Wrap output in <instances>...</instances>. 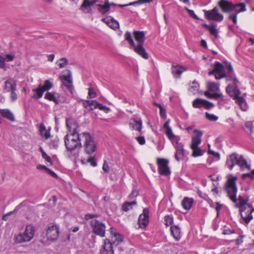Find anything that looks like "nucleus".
<instances>
[{"label":"nucleus","instance_id":"obj_41","mask_svg":"<svg viewBox=\"0 0 254 254\" xmlns=\"http://www.w3.org/2000/svg\"><path fill=\"white\" fill-rule=\"evenodd\" d=\"M33 91L36 93L37 98H40L42 97L43 93L44 92H45V90H44V89H43L41 87V85H40L38 88L33 89Z\"/></svg>","mask_w":254,"mask_h":254},{"label":"nucleus","instance_id":"obj_63","mask_svg":"<svg viewBox=\"0 0 254 254\" xmlns=\"http://www.w3.org/2000/svg\"><path fill=\"white\" fill-rule=\"evenodd\" d=\"M234 233L235 232L233 230L230 229L229 228L224 229L223 232V234L224 235H230Z\"/></svg>","mask_w":254,"mask_h":254},{"label":"nucleus","instance_id":"obj_50","mask_svg":"<svg viewBox=\"0 0 254 254\" xmlns=\"http://www.w3.org/2000/svg\"><path fill=\"white\" fill-rule=\"evenodd\" d=\"M15 91L16 90H13L9 92L10 93V100L12 102H14L17 99L18 96Z\"/></svg>","mask_w":254,"mask_h":254},{"label":"nucleus","instance_id":"obj_20","mask_svg":"<svg viewBox=\"0 0 254 254\" xmlns=\"http://www.w3.org/2000/svg\"><path fill=\"white\" fill-rule=\"evenodd\" d=\"M16 81L12 78H9L5 81L4 89L6 92H9L13 90H16Z\"/></svg>","mask_w":254,"mask_h":254},{"label":"nucleus","instance_id":"obj_14","mask_svg":"<svg viewBox=\"0 0 254 254\" xmlns=\"http://www.w3.org/2000/svg\"><path fill=\"white\" fill-rule=\"evenodd\" d=\"M168 161L165 159H157V163L158 165V172L164 176L169 175L171 173L168 167Z\"/></svg>","mask_w":254,"mask_h":254},{"label":"nucleus","instance_id":"obj_19","mask_svg":"<svg viewBox=\"0 0 254 254\" xmlns=\"http://www.w3.org/2000/svg\"><path fill=\"white\" fill-rule=\"evenodd\" d=\"M225 77L226 78L227 80H233L235 84H237L239 83V81L236 77L233 67L230 63L227 65V71L225 72Z\"/></svg>","mask_w":254,"mask_h":254},{"label":"nucleus","instance_id":"obj_33","mask_svg":"<svg viewBox=\"0 0 254 254\" xmlns=\"http://www.w3.org/2000/svg\"><path fill=\"white\" fill-rule=\"evenodd\" d=\"M236 102L240 106L242 111H246L248 110V107L247 104L243 97L238 98V99L236 100Z\"/></svg>","mask_w":254,"mask_h":254},{"label":"nucleus","instance_id":"obj_12","mask_svg":"<svg viewBox=\"0 0 254 254\" xmlns=\"http://www.w3.org/2000/svg\"><path fill=\"white\" fill-rule=\"evenodd\" d=\"M203 12L206 18L209 20L220 22L223 19V16L218 12L217 7H215L211 10H203Z\"/></svg>","mask_w":254,"mask_h":254},{"label":"nucleus","instance_id":"obj_64","mask_svg":"<svg viewBox=\"0 0 254 254\" xmlns=\"http://www.w3.org/2000/svg\"><path fill=\"white\" fill-rule=\"evenodd\" d=\"M244 236L240 235L239 237L236 240V244L237 245H239L243 242V238Z\"/></svg>","mask_w":254,"mask_h":254},{"label":"nucleus","instance_id":"obj_31","mask_svg":"<svg viewBox=\"0 0 254 254\" xmlns=\"http://www.w3.org/2000/svg\"><path fill=\"white\" fill-rule=\"evenodd\" d=\"M169 122L170 120H169L164 124L163 127L165 130V132L168 138L171 139V137L174 136L175 135L173 134L171 127L169 126Z\"/></svg>","mask_w":254,"mask_h":254},{"label":"nucleus","instance_id":"obj_39","mask_svg":"<svg viewBox=\"0 0 254 254\" xmlns=\"http://www.w3.org/2000/svg\"><path fill=\"white\" fill-rule=\"evenodd\" d=\"M204 100L201 99H196L193 101L192 106L194 108H200L204 107Z\"/></svg>","mask_w":254,"mask_h":254},{"label":"nucleus","instance_id":"obj_57","mask_svg":"<svg viewBox=\"0 0 254 254\" xmlns=\"http://www.w3.org/2000/svg\"><path fill=\"white\" fill-rule=\"evenodd\" d=\"M160 109V115L162 118L165 119L166 118V110L163 107H161Z\"/></svg>","mask_w":254,"mask_h":254},{"label":"nucleus","instance_id":"obj_23","mask_svg":"<svg viewBox=\"0 0 254 254\" xmlns=\"http://www.w3.org/2000/svg\"><path fill=\"white\" fill-rule=\"evenodd\" d=\"M0 114L2 117L6 118L11 122H14L15 120L14 114L10 111L9 109H0Z\"/></svg>","mask_w":254,"mask_h":254},{"label":"nucleus","instance_id":"obj_37","mask_svg":"<svg viewBox=\"0 0 254 254\" xmlns=\"http://www.w3.org/2000/svg\"><path fill=\"white\" fill-rule=\"evenodd\" d=\"M68 61L65 58H62L58 60L56 64L59 66L60 68H64L68 64Z\"/></svg>","mask_w":254,"mask_h":254},{"label":"nucleus","instance_id":"obj_7","mask_svg":"<svg viewBox=\"0 0 254 254\" xmlns=\"http://www.w3.org/2000/svg\"><path fill=\"white\" fill-rule=\"evenodd\" d=\"M80 136L83 140V147L85 153L91 155L95 150L96 145L93 137L88 132H83L80 134Z\"/></svg>","mask_w":254,"mask_h":254},{"label":"nucleus","instance_id":"obj_25","mask_svg":"<svg viewBox=\"0 0 254 254\" xmlns=\"http://www.w3.org/2000/svg\"><path fill=\"white\" fill-rule=\"evenodd\" d=\"M171 235L176 241H179L181 237L180 228L177 225L171 226L170 227Z\"/></svg>","mask_w":254,"mask_h":254},{"label":"nucleus","instance_id":"obj_44","mask_svg":"<svg viewBox=\"0 0 254 254\" xmlns=\"http://www.w3.org/2000/svg\"><path fill=\"white\" fill-rule=\"evenodd\" d=\"M169 140L171 141L172 144L173 145L174 147L177 145V143H181L180 142V137L179 136L175 135L174 136L171 137V139H169Z\"/></svg>","mask_w":254,"mask_h":254},{"label":"nucleus","instance_id":"obj_3","mask_svg":"<svg viewBox=\"0 0 254 254\" xmlns=\"http://www.w3.org/2000/svg\"><path fill=\"white\" fill-rule=\"evenodd\" d=\"M218 5L223 12L228 13L234 11L229 15V19L232 20L234 24L237 22V14L246 10V5L244 3L234 4L227 0H220Z\"/></svg>","mask_w":254,"mask_h":254},{"label":"nucleus","instance_id":"obj_29","mask_svg":"<svg viewBox=\"0 0 254 254\" xmlns=\"http://www.w3.org/2000/svg\"><path fill=\"white\" fill-rule=\"evenodd\" d=\"M186 70V68L180 66H173L172 72L175 77H179L182 73Z\"/></svg>","mask_w":254,"mask_h":254},{"label":"nucleus","instance_id":"obj_56","mask_svg":"<svg viewBox=\"0 0 254 254\" xmlns=\"http://www.w3.org/2000/svg\"><path fill=\"white\" fill-rule=\"evenodd\" d=\"M174 148H175L176 151H185L184 145L182 143H177V145H175Z\"/></svg>","mask_w":254,"mask_h":254},{"label":"nucleus","instance_id":"obj_22","mask_svg":"<svg viewBox=\"0 0 254 254\" xmlns=\"http://www.w3.org/2000/svg\"><path fill=\"white\" fill-rule=\"evenodd\" d=\"M129 125L132 129L137 130L140 134L141 133L142 121L140 120L135 119H131Z\"/></svg>","mask_w":254,"mask_h":254},{"label":"nucleus","instance_id":"obj_61","mask_svg":"<svg viewBox=\"0 0 254 254\" xmlns=\"http://www.w3.org/2000/svg\"><path fill=\"white\" fill-rule=\"evenodd\" d=\"M88 162L91 164L93 167H96L97 166V163L94 157H90L88 159Z\"/></svg>","mask_w":254,"mask_h":254},{"label":"nucleus","instance_id":"obj_28","mask_svg":"<svg viewBox=\"0 0 254 254\" xmlns=\"http://www.w3.org/2000/svg\"><path fill=\"white\" fill-rule=\"evenodd\" d=\"M193 202V198L186 197L182 200V205L184 209L190 210L192 206Z\"/></svg>","mask_w":254,"mask_h":254},{"label":"nucleus","instance_id":"obj_42","mask_svg":"<svg viewBox=\"0 0 254 254\" xmlns=\"http://www.w3.org/2000/svg\"><path fill=\"white\" fill-rule=\"evenodd\" d=\"M165 224L167 226H170L173 223V217L172 215H166L164 217Z\"/></svg>","mask_w":254,"mask_h":254},{"label":"nucleus","instance_id":"obj_38","mask_svg":"<svg viewBox=\"0 0 254 254\" xmlns=\"http://www.w3.org/2000/svg\"><path fill=\"white\" fill-rule=\"evenodd\" d=\"M114 237L115 238V240L113 241V242L115 246L119 245L124 241V237L119 233H116Z\"/></svg>","mask_w":254,"mask_h":254},{"label":"nucleus","instance_id":"obj_11","mask_svg":"<svg viewBox=\"0 0 254 254\" xmlns=\"http://www.w3.org/2000/svg\"><path fill=\"white\" fill-rule=\"evenodd\" d=\"M214 75L216 79L219 80L225 77V71L223 64L219 62H215L213 70L208 72V75Z\"/></svg>","mask_w":254,"mask_h":254},{"label":"nucleus","instance_id":"obj_26","mask_svg":"<svg viewBox=\"0 0 254 254\" xmlns=\"http://www.w3.org/2000/svg\"><path fill=\"white\" fill-rule=\"evenodd\" d=\"M39 132L40 135L46 139L50 137V129H47L43 123H40L39 125Z\"/></svg>","mask_w":254,"mask_h":254},{"label":"nucleus","instance_id":"obj_9","mask_svg":"<svg viewBox=\"0 0 254 254\" xmlns=\"http://www.w3.org/2000/svg\"><path fill=\"white\" fill-rule=\"evenodd\" d=\"M90 225L92 228L93 232L101 237H104L105 236L106 226L103 222L93 219L91 220Z\"/></svg>","mask_w":254,"mask_h":254},{"label":"nucleus","instance_id":"obj_55","mask_svg":"<svg viewBox=\"0 0 254 254\" xmlns=\"http://www.w3.org/2000/svg\"><path fill=\"white\" fill-rule=\"evenodd\" d=\"M138 195V192L136 190H132L131 193L128 195V197L129 199H133V198L136 197Z\"/></svg>","mask_w":254,"mask_h":254},{"label":"nucleus","instance_id":"obj_58","mask_svg":"<svg viewBox=\"0 0 254 254\" xmlns=\"http://www.w3.org/2000/svg\"><path fill=\"white\" fill-rule=\"evenodd\" d=\"M5 59L4 57H2V56L0 55V68H4L5 64Z\"/></svg>","mask_w":254,"mask_h":254},{"label":"nucleus","instance_id":"obj_43","mask_svg":"<svg viewBox=\"0 0 254 254\" xmlns=\"http://www.w3.org/2000/svg\"><path fill=\"white\" fill-rule=\"evenodd\" d=\"M53 83L52 82L50 81L49 80H46L43 85H41V87L45 91L49 90L53 87Z\"/></svg>","mask_w":254,"mask_h":254},{"label":"nucleus","instance_id":"obj_16","mask_svg":"<svg viewBox=\"0 0 254 254\" xmlns=\"http://www.w3.org/2000/svg\"><path fill=\"white\" fill-rule=\"evenodd\" d=\"M66 126L70 133H79V126L76 121L72 119H66Z\"/></svg>","mask_w":254,"mask_h":254},{"label":"nucleus","instance_id":"obj_15","mask_svg":"<svg viewBox=\"0 0 254 254\" xmlns=\"http://www.w3.org/2000/svg\"><path fill=\"white\" fill-rule=\"evenodd\" d=\"M149 223V210L147 208L143 209L142 213L138 219V224L141 228H145Z\"/></svg>","mask_w":254,"mask_h":254},{"label":"nucleus","instance_id":"obj_45","mask_svg":"<svg viewBox=\"0 0 254 254\" xmlns=\"http://www.w3.org/2000/svg\"><path fill=\"white\" fill-rule=\"evenodd\" d=\"M208 31H209L210 34L214 35L216 38H218V31L216 29L215 26L211 25V27H209Z\"/></svg>","mask_w":254,"mask_h":254},{"label":"nucleus","instance_id":"obj_34","mask_svg":"<svg viewBox=\"0 0 254 254\" xmlns=\"http://www.w3.org/2000/svg\"><path fill=\"white\" fill-rule=\"evenodd\" d=\"M98 6V10L102 14H104L110 10V4L108 2H105L104 4H97Z\"/></svg>","mask_w":254,"mask_h":254},{"label":"nucleus","instance_id":"obj_30","mask_svg":"<svg viewBox=\"0 0 254 254\" xmlns=\"http://www.w3.org/2000/svg\"><path fill=\"white\" fill-rule=\"evenodd\" d=\"M207 87L209 91L213 93H216L219 90V85L212 81L207 83Z\"/></svg>","mask_w":254,"mask_h":254},{"label":"nucleus","instance_id":"obj_24","mask_svg":"<svg viewBox=\"0 0 254 254\" xmlns=\"http://www.w3.org/2000/svg\"><path fill=\"white\" fill-rule=\"evenodd\" d=\"M96 2V0H93L91 1L89 0H84L81 5L80 9L85 13H89L91 11L90 6L95 3Z\"/></svg>","mask_w":254,"mask_h":254},{"label":"nucleus","instance_id":"obj_1","mask_svg":"<svg viewBox=\"0 0 254 254\" xmlns=\"http://www.w3.org/2000/svg\"><path fill=\"white\" fill-rule=\"evenodd\" d=\"M237 177L232 174L228 175L224 190L227 192L230 199L235 203V207L240 208L241 218L247 224H248L253 218L252 213L254 212V208L247 203L249 201L248 197L244 198L239 195L238 198H237Z\"/></svg>","mask_w":254,"mask_h":254},{"label":"nucleus","instance_id":"obj_51","mask_svg":"<svg viewBox=\"0 0 254 254\" xmlns=\"http://www.w3.org/2000/svg\"><path fill=\"white\" fill-rule=\"evenodd\" d=\"M208 154H212L215 157L217 158V159H220L219 153L218 152H216L213 151L212 150H211L210 149V145L209 144L208 145Z\"/></svg>","mask_w":254,"mask_h":254},{"label":"nucleus","instance_id":"obj_53","mask_svg":"<svg viewBox=\"0 0 254 254\" xmlns=\"http://www.w3.org/2000/svg\"><path fill=\"white\" fill-rule=\"evenodd\" d=\"M59 145V139H54L52 140L50 143V146L51 147L56 149L58 147Z\"/></svg>","mask_w":254,"mask_h":254},{"label":"nucleus","instance_id":"obj_18","mask_svg":"<svg viewBox=\"0 0 254 254\" xmlns=\"http://www.w3.org/2000/svg\"><path fill=\"white\" fill-rule=\"evenodd\" d=\"M237 84H235V85H229L226 88V91L229 94V95L233 97L235 100H237L238 98H241L239 95L241 94V92L239 88L236 86Z\"/></svg>","mask_w":254,"mask_h":254},{"label":"nucleus","instance_id":"obj_36","mask_svg":"<svg viewBox=\"0 0 254 254\" xmlns=\"http://www.w3.org/2000/svg\"><path fill=\"white\" fill-rule=\"evenodd\" d=\"M136 204V201H133L132 202H126L123 204L122 206V209L124 211L127 212L132 209V206L133 205H135Z\"/></svg>","mask_w":254,"mask_h":254},{"label":"nucleus","instance_id":"obj_5","mask_svg":"<svg viewBox=\"0 0 254 254\" xmlns=\"http://www.w3.org/2000/svg\"><path fill=\"white\" fill-rule=\"evenodd\" d=\"M203 133L201 131L197 129L193 130V134L191 136V141L190 145V148L192 150V156L196 157L203 155L204 151H202L198 145L201 142V137Z\"/></svg>","mask_w":254,"mask_h":254},{"label":"nucleus","instance_id":"obj_6","mask_svg":"<svg viewBox=\"0 0 254 254\" xmlns=\"http://www.w3.org/2000/svg\"><path fill=\"white\" fill-rule=\"evenodd\" d=\"M80 134L79 133H68L64 138V144L68 151H72L77 148L81 147Z\"/></svg>","mask_w":254,"mask_h":254},{"label":"nucleus","instance_id":"obj_46","mask_svg":"<svg viewBox=\"0 0 254 254\" xmlns=\"http://www.w3.org/2000/svg\"><path fill=\"white\" fill-rule=\"evenodd\" d=\"M205 118L210 121H216L218 117L213 114H210L207 112L205 113Z\"/></svg>","mask_w":254,"mask_h":254},{"label":"nucleus","instance_id":"obj_52","mask_svg":"<svg viewBox=\"0 0 254 254\" xmlns=\"http://www.w3.org/2000/svg\"><path fill=\"white\" fill-rule=\"evenodd\" d=\"M185 9L187 10V11L188 12L189 15L193 19H198V17L197 16V15L194 13V11L192 10H190L187 7H185Z\"/></svg>","mask_w":254,"mask_h":254},{"label":"nucleus","instance_id":"obj_47","mask_svg":"<svg viewBox=\"0 0 254 254\" xmlns=\"http://www.w3.org/2000/svg\"><path fill=\"white\" fill-rule=\"evenodd\" d=\"M88 94L90 98H94L97 96L96 92L92 88H88Z\"/></svg>","mask_w":254,"mask_h":254},{"label":"nucleus","instance_id":"obj_8","mask_svg":"<svg viewBox=\"0 0 254 254\" xmlns=\"http://www.w3.org/2000/svg\"><path fill=\"white\" fill-rule=\"evenodd\" d=\"M35 232L34 226L31 224L27 225L23 233L15 236V241L17 243L29 242L33 238Z\"/></svg>","mask_w":254,"mask_h":254},{"label":"nucleus","instance_id":"obj_17","mask_svg":"<svg viewBox=\"0 0 254 254\" xmlns=\"http://www.w3.org/2000/svg\"><path fill=\"white\" fill-rule=\"evenodd\" d=\"M114 244L109 239L104 240L103 248L101 250V254H114L113 250Z\"/></svg>","mask_w":254,"mask_h":254},{"label":"nucleus","instance_id":"obj_49","mask_svg":"<svg viewBox=\"0 0 254 254\" xmlns=\"http://www.w3.org/2000/svg\"><path fill=\"white\" fill-rule=\"evenodd\" d=\"M99 104V103L95 100H90V110H93L94 109H97Z\"/></svg>","mask_w":254,"mask_h":254},{"label":"nucleus","instance_id":"obj_62","mask_svg":"<svg viewBox=\"0 0 254 254\" xmlns=\"http://www.w3.org/2000/svg\"><path fill=\"white\" fill-rule=\"evenodd\" d=\"M136 140L140 145H143L145 143V140L143 136H138L136 138Z\"/></svg>","mask_w":254,"mask_h":254},{"label":"nucleus","instance_id":"obj_21","mask_svg":"<svg viewBox=\"0 0 254 254\" xmlns=\"http://www.w3.org/2000/svg\"><path fill=\"white\" fill-rule=\"evenodd\" d=\"M102 21L113 29H117L119 28V23L118 21L111 17H107L103 18Z\"/></svg>","mask_w":254,"mask_h":254},{"label":"nucleus","instance_id":"obj_2","mask_svg":"<svg viewBox=\"0 0 254 254\" xmlns=\"http://www.w3.org/2000/svg\"><path fill=\"white\" fill-rule=\"evenodd\" d=\"M133 36L135 41L137 42L136 45L132 38L130 33L127 31L125 34V39L129 44L130 48L144 59L149 58L148 54L143 47L145 41V33L143 31H134Z\"/></svg>","mask_w":254,"mask_h":254},{"label":"nucleus","instance_id":"obj_27","mask_svg":"<svg viewBox=\"0 0 254 254\" xmlns=\"http://www.w3.org/2000/svg\"><path fill=\"white\" fill-rule=\"evenodd\" d=\"M45 98L50 101H52L56 104L59 103L61 100L59 99L60 96L59 94L56 93L47 92L45 95Z\"/></svg>","mask_w":254,"mask_h":254},{"label":"nucleus","instance_id":"obj_4","mask_svg":"<svg viewBox=\"0 0 254 254\" xmlns=\"http://www.w3.org/2000/svg\"><path fill=\"white\" fill-rule=\"evenodd\" d=\"M226 165L230 170H232L234 166L238 165L243 170L247 168L250 170L251 167L247 164V161L244 159L242 155L239 156L236 153H233L229 155L227 159Z\"/></svg>","mask_w":254,"mask_h":254},{"label":"nucleus","instance_id":"obj_40","mask_svg":"<svg viewBox=\"0 0 254 254\" xmlns=\"http://www.w3.org/2000/svg\"><path fill=\"white\" fill-rule=\"evenodd\" d=\"M185 156V151H176L175 158L178 162L183 160Z\"/></svg>","mask_w":254,"mask_h":254},{"label":"nucleus","instance_id":"obj_60","mask_svg":"<svg viewBox=\"0 0 254 254\" xmlns=\"http://www.w3.org/2000/svg\"><path fill=\"white\" fill-rule=\"evenodd\" d=\"M102 169L103 171L106 173H108L109 172V167L106 161H104Z\"/></svg>","mask_w":254,"mask_h":254},{"label":"nucleus","instance_id":"obj_13","mask_svg":"<svg viewBox=\"0 0 254 254\" xmlns=\"http://www.w3.org/2000/svg\"><path fill=\"white\" fill-rule=\"evenodd\" d=\"M47 239L50 241H56L59 236V227L57 224L49 226L46 233Z\"/></svg>","mask_w":254,"mask_h":254},{"label":"nucleus","instance_id":"obj_35","mask_svg":"<svg viewBox=\"0 0 254 254\" xmlns=\"http://www.w3.org/2000/svg\"><path fill=\"white\" fill-rule=\"evenodd\" d=\"M245 127V129L247 132L251 134L254 133V127L252 122L248 121L246 122Z\"/></svg>","mask_w":254,"mask_h":254},{"label":"nucleus","instance_id":"obj_48","mask_svg":"<svg viewBox=\"0 0 254 254\" xmlns=\"http://www.w3.org/2000/svg\"><path fill=\"white\" fill-rule=\"evenodd\" d=\"M98 106L97 108H98L99 110L104 111L105 113H107L110 111V109L108 107L103 105L102 104L99 103V104H97Z\"/></svg>","mask_w":254,"mask_h":254},{"label":"nucleus","instance_id":"obj_10","mask_svg":"<svg viewBox=\"0 0 254 254\" xmlns=\"http://www.w3.org/2000/svg\"><path fill=\"white\" fill-rule=\"evenodd\" d=\"M64 74L60 76V79L62 81L64 85L68 91L72 94L74 90L73 85H72V75L71 71L66 69L63 71Z\"/></svg>","mask_w":254,"mask_h":254},{"label":"nucleus","instance_id":"obj_32","mask_svg":"<svg viewBox=\"0 0 254 254\" xmlns=\"http://www.w3.org/2000/svg\"><path fill=\"white\" fill-rule=\"evenodd\" d=\"M204 95L209 99L214 98L215 99H217L220 98L223 100V96L221 93L213 92V93H211L209 91H205L204 92Z\"/></svg>","mask_w":254,"mask_h":254},{"label":"nucleus","instance_id":"obj_54","mask_svg":"<svg viewBox=\"0 0 254 254\" xmlns=\"http://www.w3.org/2000/svg\"><path fill=\"white\" fill-rule=\"evenodd\" d=\"M214 106V104L207 100H204V107L206 109H210Z\"/></svg>","mask_w":254,"mask_h":254},{"label":"nucleus","instance_id":"obj_59","mask_svg":"<svg viewBox=\"0 0 254 254\" xmlns=\"http://www.w3.org/2000/svg\"><path fill=\"white\" fill-rule=\"evenodd\" d=\"M4 58L6 62H11L14 60V56L10 54H6Z\"/></svg>","mask_w":254,"mask_h":254}]
</instances>
